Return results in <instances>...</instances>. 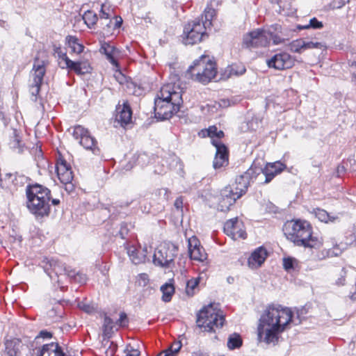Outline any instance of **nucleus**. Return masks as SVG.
<instances>
[{
    "label": "nucleus",
    "instance_id": "obj_1",
    "mask_svg": "<svg viewBox=\"0 0 356 356\" xmlns=\"http://www.w3.org/2000/svg\"><path fill=\"white\" fill-rule=\"evenodd\" d=\"M293 313L288 307L270 305L261 316L257 327L258 338L268 344H276L280 335L289 328Z\"/></svg>",
    "mask_w": 356,
    "mask_h": 356
},
{
    "label": "nucleus",
    "instance_id": "obj_2",
    "mask_svg": "<svg viewBox=\"0 0 356 356\" xmlns=\"http://www.w3.org/2000/svg\"><path fill=\"white\" fill-rule=\"evenodd\" d=\"M181 90L172 83L163 85L154 99V115L161 120H168L179 110Z\"/></svg>",
    "mask_w": 356,
    "mask_h": 356
},
{
    "label": "nucleus",
    "instance_id": "obj_3",
    "mask_svg": "<svg viewBox=\"0 0 356 356\" xmlns=\"http://www.w3.org/2000/svg\"><path fill=\"white\" fill-rule=\"evenodd\" d=\"M26 195V207L36 218H42L49 215L51 200L54 205L60 204L58 199H51L50 190L41 185L27 186Z\"/></svg>",
    "mask_w": 356,
    "mask_h": 356
},
{
    "label": "nucleus",
    "instance_id": "obj_4",
    "mask_svg": "<svg viewBox=\"0 0 356 356\" xmlns=\"http://www.w3.org/2000/svg\"><path fill=\"white\" fill-rule=\"evenodd\" d=\"M284 232L287 238L298 246L317 248L322 245L321 240L313 236L312 227L305 220L287 221L284 224Z\"/></svg>",
    "mask_w": 356,
    "mask_h": 356
},
{
    "label": "nucleus",
    "instance_id": "obj_5",
    "mask_svg": "<svg viewBox=\"0 0 356 356\" xmlns=\"http://www.w3.org/2000/svg\"><path fill=\"white\" fill-rule=\"evenodd\" d=\"M271 40L275 45L284 42L281 25L275 24L266 29H257L250 31L244 35L243 44L248 48L266 47L270 44Z\"/></svg>",
    "mask_w": 356,
    "mask_h": 356
},
{
    "label": "nucleus",
    "instance_id": "obj_6",
    "mask_svg": "<svg viewBox=\"0 0 356 356\" xmlns=\"http://www.w3.org/2000/svg\"><path fill=\"white\" fill-rule=\"evenodd\" d=\"M197 326L202 332H216V328L221 327L225 323L222 312L215 303L204 307L197 315Z\"/></svg>",
    "mask_w": 356,
    "mask_h": 356
},
{
    "label": "nucleus",
    "instance_id": "obj_7",
    "mask_svg": "<svg viewBox=\"0 0 356 356\" xmlns=\"http://www.w3.org/2000/svg\"><path fill=\"white\" fill-rule=\"evenodd\" d=\"M188 73L192 79L206 84L216 77V65L208 56L202 55L193 62V65L188 68Z\"/></svg>",
    "mask_w": 356,
    "mask_h": 356
},
{
    "label": "nucleus",
    "instance_id": "obj_8",
    "mask_svg": "<svg viewBox=\"0 0 356 356\" xmlns=\"http://www.w3.org/2000/svg\"><path fill=\"white\" fill-rule=\"evenodd\" d=\"M54 55L57 58L58 66L62 69L74 71L77 74L90 72L91 67L86 62H75L70 60L60 46H54Z\"/></svg>",
    "mask_w": 356,
    "mask_h": 356
},
{
    "label": "nucleus",
    "instance_id": "obj_9",
    "mask_svg": "<svg viewBox=\"0 0 356 356\" xmlns=\"http://www.w3.org/2000/svg\"><path fill=\"white\" fill-rule=\"evenodd\" d=\"M178 248L172 243H161L155 250L153 255V263L155 266L169 268L174 263L177 255Z\"/></svg>",
    "mask_w": 356,
    "mask_h": 356
},
{
    "label": "nucleus",
    "instance_id": "obj_10",
    "mask_svg": "<svg viewBox=\"0 0 356 356\" xmlns=\"http://www.w3.org/2000/svg\"><path fill=\"white\" fill-rule=\"evenodd\" d=\"M208 29L200 22V19H195L185 25L183 33V40L186 44H194L201 42L207 35Z\"/></svg>",
    "mask_w": 356,
    "mask_h": 356
},
{
    "label": "nucleus",
    "instance_id": "obj_11",
    "mask_svg": "<svg viewBox=\"0 0 356 356\" xmlns=\"http://www.w3.org/2000/svg\"><path fill=\"white\" fill-rule=\"evenodd\" d=\"M46 73V62L35 58L34 60L33 69L31 73V80H30L29 91L31 94L37 97L40 91V86L43 81L44 76Z\"/></svg>",
    "mask_w": 356,
    "mask_h": 356
},
{
    "label": "nucleus",
    "instance_id": "obj_12",
    "mask_svg": "<svg viewBox=\"0 0 356 356\" xmlns=\"http://www.w3.org/2000/svg\"><path fill=\"white\" fill-rule=\"evenodd\" d=\"M73 136L79 140V143L86 149L91 150L94 154H98L99 149L97 146V140L89 131L81 125L75 126Z\"/></svg>",
    "mask_w": 356,
    "mask_h": 356
},
{
    "label": "nucleus",
    "instance_id": "obj_13",
    "mask_svg": "<svg viewBox=\"0 0 356 356\" xmlns=\"http://www.w3.org/2000/svg\"><path fill=\"white\" fill-rule=\"evenodd\" d=\"M270 68L284 70L291 68L295 64V59L286 52H280L266 60Z\"/></svg>",
    "mask_w": 356,
    "mask_h": 356
},
{
    "label": "nucleus",
    "instance_id": "obj_14",
    "mask_svg": "<svg viewBox=\"0 0 356 356\" xmlns=\"http://www.w3.org/2000/svg\"><path fill=\"white\" fill-rule=\"evenodd\" d=\"M224 232L234 240L245 239L247 237L244 224L238 218L230 219L225 223Z\"/></svg>",
    "mask_w": 356,
    "mask_h": 356
},
{
    "label": "nucleus",
    "instance_id": "obj_15",
    "mask_svg": "<svg viewBox=\"0 0 356 356\" xmlns=\"http://www.w3.org/2000/svg\"><path fill=\"white\" fill-rule=\"evenodd\" d=\"M252 166L254 173L259 175L260 172H262L264 175L265 184L269 183L276 175L280 174L286 168V165L281 161L268 163L264 168H257L255 164Z\"/></svg>",
    "mask_w": 356,
    "mask_h": 356
},
{
    "label": "nucleus",
    "instance_id": "obj_16",
    "mask_svg": "<svg viewBox=\"0 0 356 356\" xmlns=\"http://www.w3.org/2000/svg\"><path fill=\"white\" fill-rule=\"evenodd\" d=\"M239 195L237 191L231 186H225L220 191V198L219 201V209L222 211H227L229 207L240 197H236Z\"/></svg>",
    "mask_w": 356,
    "mask_h": 356
},
{
    "label": "nucleus",
    "instance_id": "obj_17",
    "mask_svg": "<svg viewBox=\"0 0 356 356\" xmlns=\"http://www.w3.org/2000/svg\"><path fill=\"white\" fill-rule=\"evenodd\" d=\"M188 253L191 259L198 261H204L207 259V254L196 236H192L188 238Z\"/></svg>",
    "mask_w": 356,
    "mask_h": 356
},
{
    "label": "nucleus",
    "instance_id": "obj_18",
    "mask_svg": "<svg viewBox=\"0 0 356 356\" xmlns=\"http://www.w3.org/2000/svg\"><path fill=\"white\" fill-rule=\"evenodd\" d=\"M57 176L61 183L64 184H70L73 179V172L70 165L67 161L59 157L56 165Z\"/></svg>",
    "mask_w": 356,
    "mask_h": 356
},
{
    "label": "nucleus",
    "instance_id": "obj_19",
    "mask_svg": "<svg viewBox=\"0 0 356 356\" xmlns=\"http://www.w3.org/2000/svg\"><path fill=\"white\" fill-rule=\"evenodd\" d=\"M42 263L44 270L51 278L52 275L49 270H52L57 276L63 274L67 275V271L70 270V268L65 267L58 259L55 258H44Z\"/></svg>",
    "mask_w": 356,
    "mask_h": 356
},
{
    "label": "nucleus",
    "instance_id": "obj_20",
    "mask_svg": "<svg viewBox=\"0 0 356 356\" xmlns=\"http://www.w3.org/2000/svg\"><path fill=\"white\" fill-rule=\"evenodd\" d=\"M213 145L216 148L213 165L215 170H220L228 165V150L225 145L219 146L216 140L213 142Z\"/></svg>",
    "mask_w": 356,
    "mask_h": 356
},
{
    "label": "nucleus",
    "instance_id": "obj_21",
    "mask_svg": "<svg viewBox=\"0 0 356 356\" xmlns=\"http://www.w3.org/2000/svg\"><path fill=\"white\" fill-rule=\"evenodd\" d=\"M126 249L132 263L139 264L145 262L147 254L146 247L142 248L140 246L127 244Z\"/></svg>",
    "mask_w": 356,
    "mask_h": 356
},
{
    "label": "nucleus",
    "instance_id": "obj_22",
    "mask_svg": "<svg viewBox=\"0 0 356 356\" xmlns=\"http://www.w3.org/2000/svg\"><path fill=\"white\" fill-rule=\"evenodd\" d=\"M253 170V166H252L244 175L238 177L235 184L231 186L239 195H236V197H241L247 192L249 186V179L254 173Z\"/></svg>",
    "mask_w": 356,
    "mask_h": 356
},
{
    "label": "nucleus",
    "instance_id": "obj_23",
    "mask_svg": "<svg viewBox=\"0 0 356 356\" xmlns=\"http://www.w3.org/2000/svg\"><path fill=\"white\" fill-rule=\"evenodd\" d=\"M116 120L120 123L122 126H125L131 122L132 111L127 102H124L123 104H118L116 106Z\"/></svg>",
    "mask_w": 356,
    "mask_h": 356
},
{
    "label": "nucleus",
    "instance_id": "obj_24",
    "mask_svg": "<svg viewBox=\"0 0 356 356\" xmlns=\"http://www.w3.org/2000/svg\"><path fill=\"white\" fill-rule=\"evenodd\" d=\"M267 255V251L263 247L256 248L248 259V266L251 269L259 268L266 260Z\"/></svg>",
    "mask_w": 356,
    "mask_h": 356
},
{
    "label": "nucleus",
    "instance_id": "obj_25",
    "mask_svg": "<svg viewBox=\"0 0 356 356\" xmlns=\"http://www.w3.org/2000/svg\"><path fill=\"white\" fill-rule=\"evenodd\" d=\"M327 248H324L322 252V258L332 257L339 256L343 248H341V244L339 243L334 238H331L325 242Z\"/></svg>",
    "mask_w": 356,
    "mask_h": 356
},
{
    "label": "nucleus",
    "instance_id": "obj_26",
    "mask_svg": "<svg viewBox=\"0 0 356 356\" xmlns=\"http://www.w3.org/2000/svg\"><path fill=\"white\" fill-rule=\"evenodd\" d=\"M199 135L202 137H209L211 138V142L213 144V141H216L219 146L225 145L221 143L220 139L224 137V133L222 131H218V129L216 126H211L207 129L202 130Z\"/></svg>",
    "mask_w": 356,
    "mask_h": 356
},
{
    "label": "nucleus",
    "instance_id": "obj_27",
    "mask_svg": "<svg viewBox=\"0 0 356 356\" xmlns=\"http://www.w3.org/2000/svg\"><path fill=\"white\" fill-rule=\"evenodd\" d=\"M100 51L106 55L107 59L112 65L118 67V63L116 60L117 56L119 55L118 49L108 42H104L102 44Z\"/></svg>",
    "mask_w": 356,
    "mask_h": 356
},
{
    "label": "nucleus",
    "instance_id": "obj_28",
    "mask_svg": "<svg viewBox=\"0 0 356 356\" xmlns=\"http://www.w3.org/2000/svg\"><path fill=\"white\" fill-rule=\"evenodd\" d=\"M215 1H211L205 8L203 14L201 15L200 22L209 29L212 25V20L216 16V11L213 8Z\"/></svg>",
    "mask_w": 356,
    "mask_h": 356
},
{
    "label": "nucleus",
    "instance_id": "obj_29",
    "mask_svg": "<svg viewBox=\"0 0 356 356\" xmlns=\"http://www.w3.org/2000/svg\"><path fill=\"white\" fill-rule=\"evenodd\" d=\"M39 356H65L58 343H51L42 346L39 351Z\"/></svg>",
    "mask_w": 356,
    "mask_h": 356
},
{
    "label": "nucleus",
    "instance_id": "obj_30",
    "mask_svg": "<svg viewBox=\"0 0 356 356\" xmlns=\"http://www.w3.org/2000/svg\"><path fill=\"white\" fill-rule=\"evenodd\" d=\"M103 26L104 34L108 35L111 33L112 30L119 29L122 24V19L120 16H114L108 20L106 22H100Z\"/></svg>",
    "mask_w": 356,
    "mask_h": 356
},
{
    "label": "nucleus",
    "instance_id": "obj_31",
    "mask_svg": "<svg viewBox=\"0 0 356 356\" xmlns=\"http://www.w3.org/2000/svg\"><path fill=\"white\" fill-rule=\"evenodd\" d=\"M103 26L104 34L108 35L111 33L112 30L119 29L122 24V19L120 16H114L108 20L106 22H100Z\"/></svg>",
    "mask_w": 356,
    "mask_h": 356
},
{
    "label": "nucleus",
    "instance_id": "obj_32",
    "mask_svg": "<svg viewBox=\"0 0 356 356\" xmlns=\"http://www.w3.org/2000/svg\"><path fill=\"white\" fill-rule=\"evenodd\" d=\"M6 351L9 356H17L22 347L20 339L14 338L5 342Z\"/></svg>",
    "mask_w": 356,
    "mask_h": 356
},
{
    "label": "nucleus",
    "instance_id": "obj_33",
    "mask_svg": "<svg viewBox=\"0 0 356 356\" xmlns=\"http://www.w3.org/2000/svg\"><path fill=\"white\" fill-rule=\"evenodd\" d=\"M65 44L71 49L72 53L79 54L83 52L84 46L79 40L74 35H67L65 38Z\"/></svg>",
    "mask_w": 356,
    "mask_h": 356
},
{
    "label": "nucleus",
    "instance_id": "obj_34",
    "mask_svg": "<svg viewBox=\"0 0 356 356\" xmlns=\"http://www.w3.org/2000/svg\"><path fill=\"white\" fill-rule=\"evenodd\" d=\"M114 15V10L109 3H102L101 10L99 12V18L101 22H102L103 20H105V22H106L108 20L112 18Z\"/></svg>",
    "mask_w": 356,
    "mask_h": 356
},
{
    "label": "nucleus",
    "instance_id": "obj_35",
    "mask_svg": "<svg viewBox=\"0 0 356 356\" xmlns=\"http://www.w3.org/2000/svg\"><path fill=\"white\" fill-rule=\"evenodd\" d=\"M315 216L321 222L328 223L334 222L338 219L337 216H332L325 210L322 209H316L314 210Z\"/></svg>",
    "mask_w": 356,
    "mask_h": 356
},
{
    "label": "nucleus",
    "instance_id": "obj_36",
    "mask_svg": "<svg viewBox=\"0 0 356 356\" xmlns=\"http://www.w3.org/2000/svg\"><path fill=\"white\" fill-rule=\"evenodd\" d=\"M289 49L291 52L301 54L305 49V40L300 38L293 40L289 45Z\"/></svg>",
    "mask_w": 356,
    "mask_h": 356
},
{
    "label": "nucleus",
    "instance_id": "obj_37",
    "mask_svg": "<svg viewBox=\"0 0 356 356\" xmlns=\"http://www.w3.org/2000/svg\"><path fill=\"white\" fill-rule=\"evenodd\" d=\"M85 24L90 29L92 28L98 20L97 14L92 10H87L82 17Z\"/></svg>",
    "mask_w": 356,
    "mask_h": 356
},
{
    "label": "nucleus",
    "instance_id": "obj_38",
    "mask_svg": "<svg viewBox=\"0 0 356 356\" xmlns=\"http://www.w3.org/2000/svg\"><path fill=\"white\" fill-rule=\"evenodd\" d=\"M161 291L163 293L162 300L165 302H170L175 293L174 286L171 284L166 283L161 286Z\"/></svg>",
    "mask_w": 356,
    "mask_h": 356
},
{
    "label": "nucleus",
    "instance_id": "obj_39",
    "mask_svg": "<svg viewBox=\"0 0 356 356\" xmlns=\"http://www.w3.org/2000/svg\"><path fill=\"white\" fill-rule=\"evenodd\" d=\"M67 277H70L72 282L79 283V284H84L86 282V276L85 274L80 272H75L73 269H70L67 271Z\"/></svg>",
    "mask_w": 356,
    "mask_h": 356
},
{
    "label": "nucleus",
    "instance_id": "obj_40",
    "mask_svg": "<svg viewBox=\"0 0 356 356\" xmlns=\"http://www.w3.org/2000/svg\"><path fill=\"white\" fill-rule=\"evenodd\" d=\"M242 339L238 334L234 333L231 334L227 341V346L229 349H235L241 347Z\"/></svg>",
    "mask_w": 356,
    "mask_h": 356
},
{
    "label": "nucleus",
    "instance_id": "obj_41",
    "mask_svg": "<svg viewBox=\"0 0 356 356\" xmlns=\"http://www.w3.org/2000/svg\"><path fill=\"white\" fill-rule=\"evenodd\" d=\"M200 282V278H192L189 280L186 283V293L192 296L195 293V289L198 286Z\"/></svg>",
    "mask_w": 356,
    "mask_h": 356
},
{
    "label": "nucleus",
    "instance_id": "obj_42",
    "mask_svg": "<svg viewBox=\"0 0 356 356\" xmlns=\"http://www.w3.org/2000/svg\"><path fill=\"white\" fill-rule=\"evenodd\" d=\"M323 23L318 21L316 17H313L309 20V23L305 26L299 25L298 28L299 29H308L310 28L312 29H321L323 28Z\"/></svg>",
    "mask_w": 356,
    "mask_h": 356
},
{
    "label": "nucleus",
    "instance_id": "obj_43",
    "mask_svg": "<svg viewBox=\"0 0 356 356\" xmlns=\"http://www.w3.org/2000/svg\"><path fill=\"white\" fill-rule=\"evenodd\" d=\"M227 70L229 72V76H238L245 73V68L244 66H238L237 65H232L228 67Z\"/></svg>",
    "mask_w": 356,
    "mask_h": 356
},
{
    "label": "nucleus",
    "instance_id": "obj_44",
    "mask_svg": "<svg viewBox=\"0 0 356 356\" xmlns=\"http://www.w3.org/2000/svg\"><path fill=\"white\" fill-rule=\"evenodd\" d=\"M113 321L108 316H105L103 325V331L105 335H108L113 329Z\"/></svg>",
    "mask_w": 356,
    "mask_h": 356
},
{
    "label": "nucleus",
    "instance_id": "obj_45",
    "mask_svg": "<svg viewBox=\"0 0 356 356\" xmlns=\"http://www.w3.org/2000/svg\"><path fill=\"white\" fill-rule=\"evenodd\" d=\"M350 1V0H332L329 4V6L332 10L340 9Z\"/></svg>",
    "mask_w": 356,
    "mask_h": 356
},
{
    "label": "nucleus",
    "instance_id": "obj_46",
    "mask_svg": "<svg viewBox=\"0 0 356 356\" xmlns=\"http://www.w3.org/2000/svg\"><path fill=\"white\" fill-rule=\"evenodd\" d=\"M350 270H346L345 268H343L339 274V277L335 281V284L337 286H343L345 284V277L346 276L349 277Z\"/></svg>",
    "mask_w": 356,
    "mask_h": 356
},
{
    "label": "nucleus",
    "instance_id": "obj_47",
    "mask_svg": "<svg viewBox=\"0 0 356 356\" xmlns=\"http://www.w3.org/2000/svg\"><path fill=\"white\" fill-rule=\"evenodd\" d=\"M181 348V343L180 341H175L171 346L167 349L170 353L171 356H175L176 354L179 351Z\"/></svg>",
    "mask_w": 356,
    "mask_h": 356
},
{
    "label": "nucleus",
    "instance_id": "obj_48",
    "mask_svg": "<svg viewBox=\"0 0 356 356\" xmlns=\"http://www.w3.org/2000/svg\"><path fill=\"white\" fill-rule=\"evenodd\" d=\"M325 44L322 42H312V41H306L305 40V49H322L325 47Z\"/></svg>",
    "mask_w": 356,
    "mask_h": 356
},
{
    "label": "nucleus",
    "instance_id": "obj_49",
    "mask_svg": "<svg viewBox=\"0 0 356 356\" xmlns=\"http://www.w3.org/2000/svg\"><path fill=\"white\" fill-rule=\"evenodd\" d=\"M124 356H140V351L138 349L134 348L131 346L128 345L124 350Z\"/></svg>",
    "mask_w": 356,
    "mask_h": 356
},
{
    "label": "nucleus",
    "instance_id": "obj_50",
    "mask_svg": "<svg viewBox=\"0 0 356 356\" xmlns=\"http://www.w3.org/2000/svg\"><path fill=\"white\" fill-rule=\"evenodd\" d=\"M10 146L13 149H18L21 150V141L19 138L15 134L13 139H12L9 143Z\"/></svg>",
    "mask_w": 356,
    "mask_h": 356
},
{
    "label": "nucleus",
    "instance_id": "obj_51",
    "mask_svg": "<svg viewBox=\"0 0 356 356\" xmlns=\"http://www.w3.org/2000/svg\"><path fill=\"white\" fill-rule=\"evenodd\" d=\"M149 277L147 274L146 273H141L139 274L137 277V282L140 286H146L148 283Z\"/></svg>",
    "mask_w": 356,
    "mask_h": 356
},
{
    "label": "nucleus",
    "instance_id": "obj_52",
    "mask_svg": "<svg viewBox=\"0 0 356 356\" xmlns=\"http://www.w3.org/2000/svg\"><path fill=\"white\" fill-rule=\"evenodd\" d=\"M284 268L288 270L293 268V259L292 258H284L283 259Z\"/></svg>",
    "mask_w": 356,
    "mask_h": 356
},
{
    "label": "nucleus",
    "instance_id": "obj_53",
    "mask_svg": "<svg viewBox=\"0 0 356 356\" xmlns=\"http://www.w3.org/2000/svg\"><path fill=\"white\" fill-rule=\"evenodd\" d=\"M175 208L177 209V210H182V208H183V199L181 197H177L175 201V204H174Z\"/></svg>",
    "mask_w": 356,
    "mask_h": 356
},
{
    "label": "nucleus",
    "instance_id": "obj_54",
    "mask_svg": "<svg viewBox=\"0 0 356 356\" xmlns=\"http://www.w3.org/2000/svg\"><path fill=\"white\" fill-rule=\"evenodd\" d=\"M79 306L83 311L86 312V313H90L93 309L92 307L85 304H79Z\"/></svg>",
    "mask_w": 356,
    "mask_h": 356
},
{
    "label": "nucleus",
    "instance_id": "obj_55",
    "mask_svg": "<svg viewBox=\"0 0 356 356\" xmlns=\"http://www.w3.org/2000/svg\"><path fill=\"white\" fill-rule=\"evenodd\" d=\"M39 337H42V338L49 339V338H51L52 334L49 332H47L46 330H42L40 332Z\"/></svg>",
    "mask_w": 356,
    "mask_h": 356
},
{
    "label": "nucleus",
    "instance_id": "obj_56",
    "mask_svg": "<svg viewBox=\"0 0 356 356\" xmlns=\"http://www.w3.org/2000/svg\"><path fill=\"white\" fill-rule=\"evenodd\" d=\"M10 241H13V242H15V241L21 242L22 236L19 235L10 236Z\"/></svg>",
    "mask_w": 356,
    "mask_h": 356
},
{
    "label": "nucleus",
    "instance_id": "obj_57",
    "mask_svg": "<svg viewBox=\"0 0 356 356\" xmlns=\"http://www.w3.org/2000/svg\"><path fill=\"white\" fill-rule=\"evenodd\" d=\"M126 320H127V315H126V314L121 313L120 316V318H119V321H120V324L122 325L124 323V321H126Z\"/></svg>",
    "mask_w": 356,
    "mask_h": 356
},
{
    "label": "nucleus",
    "instance_id": "obj_58",
    "mask_svg": "<svg viewBox=\"0 0 356 356\" xmlns=\"http://www.w3.org/2000/svg\"><path fill=\"white\" fill-rule=\"evenodd\" d=\"M156 356H171L170 353L168 350L166 349L164 351L161 352L159 354H158Z\"/></svg>",
    "mask_w": 356,
    "mask_h": 356
},
{
    "label": "nucleus",
    "instance_id": "obj_59",
    "mask_svg": "<svg viewBox=\"0 0 356 356\" xmlns=\"http://www.w3.org/2000/svg\"><path fill=\"white\" fill-rule=\"evenodd\" d=\"M227 102L225 99L221 100L220 106H226Z\"/></svg>",
    "mask_w": 356,
    "mask_h": 356
},
{
    "label": "nucleus",
    "instance_id": "obj_60",
    "mask_svg": "<svg viewBox=\"0 0 356 356\" xmlns=\"http://www.w3.org/2000/svg\"><path fill=\"white\" fill-rule=\"evenodd\" d=\"M118 75H119V76H122V79H124V76L121 74V72H119Z\"/></svg>",
    "mask_w": 356,
    "mask_h": 356
},
{
    "label": "nucleus",
    "instance_id": "obj_61",
    "mask_svg": "<svg viewBox=\"0 0 356 356\" xmlns=\"http://www.w3.org/2000/svg\"><path fill=\"white\" fill-rule=\"evenodd\" d=\"M51 356H54V355H51Z\"/></svg>",
    "mask_w": 356,
    "mask_h": 356
}]
</instances>
